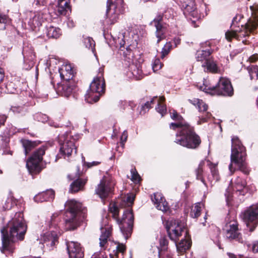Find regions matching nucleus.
<instances>
[{
	"label": "nucleus",
	"instance_id": "nucleus-24",
	"mask_svg": "<svg viewBox=\"0 0 258 258\" xmlns=\"http://www.w3.org/2000/svg\"><path fill=\"white\" fill-rule=\"evenodd\" d=\"M60 77L66 81L71 80L73 77V70L70 63L63 64L59 69Z\"/></svg>",
	"mask_w": 258,
	"mask_h": 258
},
{
	"label": "nucleus",
	"instance_id": "nucleus-28",
	"mask_svg": "<svg viewBox=\"0 0 258 258\" xmlns=\"http://www.w3.org/2000/svg\"><path fill=\"white\" fill-rule=\"evenodd\" d=\"M46 34L48 37L56 39L60 36L61 32L59 28L50 26L47 28Z\"/></svg>",
	"mask_w": 258,
	"mask_h": 258
},
{
	"label": "nucleus",
	"instance_id": "nucleus-47",
	"mask_svg": "<svg viewBox=\"0 0 258 258\" xmlns=\"http://www.w3.org/2000/svg\"><path fill=\"white\" fill-rule=\"evenodd\" d=\"M211 172L212 176L214 178V179L215 180V181H218L219 179V176L217 168L216 167H214L213 169H211Z\"/></svg>",
	"mask_w": 258,
	"mask_h": 258
},
{
	"label": "nucleus",
	"instance_id": "nucleus-61",
	"mask_svg": "<svg viewBox=\"0 0 258 258\" xmlns=\"http://www.w3.org/2000/svg\"><path fill=\"white\" fill-rule=\"evenodd\" d=\"M143 108L146 107L147 108H149L151 107V104L150 103L149 101L146 102L145 104V105L143 107Z\"/></svg>",
	"mask_w": 258,
	"mask_h": 258
},
{
	"label": "nucleus",
	"instance_id": "nucleus-8",
	"mask_svg": "<svg viewBox=\"0 0 258 258\" xmlns=\"http://www.w3.org/2000/svg\"><path fill=\"white\" fill-rule=\"evenodd\" d=\"M104 91L105 81L103 78V69L100 68L98 75L94 78L90 85V89L85 95L86 101L89 103L96 102Z\"/></svg>",
	"mask_w": 258,
	"mask_h": 258
},
{
	"label": "nucleus",
	"instance_id": "nucleus-7",
	"mask_svg": "<svg viewBox=\"0 0 258 258\" xmlns=\"http://www.w3.org/2000/svg\"><path fill=\"white\" fill-rule=\"evenodd\" d=\"M112 217L116 220L119 225L120 229L124 238L126 239L131 235L134 223V216L132 210L125 211L121 220L118 218L119 210L114 204H111L109 206Z\"/></svg>",
	"mask_w": 258,
	"mask_h": 258
},
{
	"label": "nucleus",
	"instance_id": "nucleus-30",
	"mask_svg": "<svg viewBox=\"0 0 258 258\" xmlns=\"http://www.w3.org/2000/svg\"><path fill=\"white\" fill-rule=\"evenodd\" d=\"M134 199L135 196L132 194L125 195L121 198L120 206L121 207H130L133 204Z\"/></svg>",
	"mask_w": 258,
	"mask_h": 258
},
{
	"label": "nucleus",
	"instance_id": "nucleus-52",
	"mask_svg": "<svg viewBox=\"0 0 258 258\" xmlns=\"http://www.w3.org/2000/svg\"><path fill=\"white\" fill-rule=\"evenodd\" d=\"M252 250L253 252H258V240L253 244Z\"/></svg>",
	"mask_w": 258,
	"mask_h": 258
},
{
	"label": "nucleus",
	"instance_id": "nucleus-46",
	"mask_svg": "<svg viewBox=\"0 0 258 258\" xmlns=\"http://www.w3.org/2000/svg\"><path fill=\"white\" fill-rule=\"evenodd\" d=\"M132 174L131 180L135 183H138L140 180V177L135 169H132L131 171Z\"/></svg>",
	"mask_w": 258,
	"mask_h": 258
},
{
	"label": "nucleus",
	"instance_id": "nucleus-45",
	"mask_svg": "<svg viewBox=\"0 0 258 258\" xmlns=\"http://www.w3.org/2000/svg\"><path fill=\"white\" fill-rule=\"evenodd\" d=\"M163 102H160L158 104V107L156 108L157 111L163 116L166 113V106L163 104Z\"/></svg>",
	"mask_w": 258,
	"mask_h": 258
},
{
	"label": "nucleus",
	"instance_id": "nucleus-51",
	"mask_svg": "<svg viewBox=\"0 0 258 258\" xmlns=\"http://www.w3.org/2000/svg\"><path fill=\"white\" fill-rule=\"evenodd\" d=\"M91 258H105V257L102 254V252L100 251L99 252H95Z\"/></svg>",
	"mask_w": 258,
	"mask_h": 258
},
{
	"label": "nucleus",
	"instance_id": "nucleus-19",
	"mask_svg": "<svg viewBox=\"0 0 258 258\" xmlns=\"http://www.w3.org/2000/svg\"><path fill=\"white\" fill-rule=\"evenodd\" d=\"M225 229L226 230L225 235L227 238L229 239H236L240 241L237 221H231L226 224Z\"/></svg>",
	"mask_w": 258,
	"mask_h": 258
},
{
	"label": "nucleus",
	"instance_id": "nucleus-48",
	"mask_svg": "<svg viewBox=\"0 0 258 258\" xmlns=\"http://www.w3.org/2000/svg\"><path fill=\"white\" fill-rule=\"evenodd\" d=\"M165 100V98L164 97H160L159 98H158L157 97H154L153 98H152L151 101L149 102L151 105L152 104H153L154 102L156 101H157L158 103L160 102H164Z\"/></svg>",
	"mask_w": 258,
	"mask_h": 258
},
{
	"label": "nucleus",
	"instance_id": "nucleus-58",
	"mask_svg": "<svg viewBox=\"0 0 258 258\" xmlns=\"http://www.w3.org/2000/svg\"><path fill=\"white\" fill-rule=\"evenodd\" d=\"M4 77V71L2 68H0V83L3 81Z\"/></svg>",
	"mask_w": 258,
	"mask_h": 258
},
{
	"label": "nucleus",
	"instance_id": "nucleus-1",
	"mask_svg": "<svg viewBox=\"0 0 258 258\" xmlns=\"http://www.w3.org/2000/svg\"><path fill=\"white\" fill-rule=\"evenodd\" d=\"M26 230L27 226L23 219V214L20 212L16 213L14 217L8 222L7 226L1 229V251L3 253L6 251L13 252L14 247L12 243L19 240H23Z\"/></svg>",
	"mask_w": 258,
	"mask_h": 258
},
{
	"label": "nucleus",
	"instance_id": "nucleus-64",
	"mask_svg": "<svg viewBox=\"0 0 258 258\" xmlns=\"http://www.w3.org/2000/svg\"><path fill=\"white\" fill-rule=\"evenodd\" d=\"M207 117L209 118L211 116V114L209 112H207Z\"/></svg>",
	"mask_w": 258,
	"mask_h": 258
},
{
	"label": "nucleus",
	"instance_id": "nucleus-12",
	"mask_svg": "<svg viewBox=\"0 0 258 258\" xmlns=\"http://www.w3.org/2000/svg\"><path fill=\"white\" fill-rule=\"evenodd\" d=\"M242 218L249 231H253L258 224V205L249 207L243 213Z\"/></svg>",
	"mask_w": 258,
	"mask_h": 258
},
{
	"label": "nucleus",
	"instance_id": "nucleus-26",
	"mask_svg": "<svg viewBox=\"0 0 258 258\" xmlns=\"http://www.w3.org/2000/svg\"><path fill=\"white\" fill-rule=\"evenodd\" d=\"M101 235L99 238V245L101 247V250H104L105 249V245L107 243V240L109 238L111 232V229L109 226H107L104 228H101Z\"/></svg>",
	"mask_w": 258,
	"mask_h": 258
},
{
	"label": "nucleus",
	"instance_id": "nucleus-40",
	"mask_svg": "<svg viewBox=\"0 0 258 258\" xmlns=\"http://www.w3.org/2000/svg\"><path fill=\"white\" fill-rule=\"evenodd\" d=\"M172 48L171 43L169 42H167L164 46L161 51V58H163L166 55L168 54Z\"/></svg>",
	"mask_w": 258,
	"mask_h": 258
},
{
	"label": "nucleus",
	"instance_id": "nucleus-31",
	"mask_svg": "<svg viewBox=\"0 0 258 258\" xmlns=\"http://www.w3.org/2000/svg\"><path fill=\"white\" fill-rule=\"evenodd\" d=\"M22 144L24 148L26 155L29 153L31 149L37 146L36 142H32L28 140H22Z\"/></svg>",
	"mask_w": 258,
	"mask_h": 258
},
{
	"label": "nucleus",
	"instance_id": "nucleus-55",
	"mask_svg": "<svg viewBox=\"0 0 258 258\" xmlns=\"http://www.w3.org/2000/svg\"><path fill=\"white\" fill-rule=\"evenodd\" d=\"M11 110L14 113H19L21 111V108L19 107L13 106L11 107Z\"/></svg>",
	"mask_w": 258,
	"mask_h": 258
},
{
	"label": "nucleus",
	"instance_id": "nucleus-50",
	"mask_svg": "<svg viewBox=\"0 0 258 258\" xmlns=\"http://www.w3.org/2000/svg\"><path fill=\"white\" fill-rule=\"evenodd\" d=\"M127 138V133L126 131H124L122 133V135L120 138V141L123 144H124V143H125L126 142Z\"/></svg>",
	"mask_w": 258,
	"mask_h": 258
},
{
	"label": "nucleus",
	"instance_id": "nucleus-54",
	"mask_svg": "<svg viewBox=\"0 0 258 258\" xmlns=\"http://www.w3.org/2000/svg\"><path fill=\"white\" fill-rule=\"evenodd\" d=\"M67 25L69 27L73 28L75 26V23L73 20L69 19L67 22Z\"/></svg>",
	"mask_w": 258,
	"mask_h": 258
},
{
	"label": "nucleus",
	"instance_id": "nucleus-49",
	"mask_svg": "<svg viewBox=\"0 0 258 258\" xmlns=\"http://www.w3.org/2000/svg\"><path fill=\"white\" fill-rule=\"evenodd\" d=\"M36 5L39 6H45L48 4V0H35Z\"/></svg>",
	"mask_w": 258,
	"mask_h": 258
},
{
	"label": "nucleus",
	"instance_id": "nucleus-39",
	"mask_svg": "<svg viewBox=\"0 0 258 258\" xmlns=\"http://www.w3.org/2000/svg\"><path fill=\"white\" fill-rule=\"evenodd\" d=\"M8 23H9L8 17L5 15L0 14V30H5Z\"/></svg>",
	"mask_w": 258,
	"mask_h": 258
},
{
	"label": "nucleus",
	"instance_id": "nucleus-32",
	"mask_svg": "<svg viewBox=\"0 0 258 258\" xmlns=\"http://www.w3.org/2000/svg\"><path fill=\"white\" fill-rule=\"evenodd\" d=\"M16 200L14 199L12 194L10 193L3 207L5 210H10L16 204Z\"/></svg>",
	"mask_w": 258,
	"mask_h": 258
},
{
	"label": "nucleus",
	"instance_id": "nucleus-11",
	"mask_svg": "<svg viewBox=\"0 0 258 258\" xmlns=\"http://www.w3.org/2000/svg\"><path fill=\"white\" fill-rule=\"evenodd\" d=\"M205 92L212 95L231 96L233 94V89L230 81L225 78H221L217 84L209 87L208 89L205 88Z\"/></svg>",
	"mask_w": 258,
	"mask_h": 258
},
{
	"label": "nucleus",
	"instance_id": "nucleus-43",
	"mask_svg": "<svg viewBox=\"0 0 258 258\" xmlns=\"http://www.w3.org/2000/svg\"><path fill=\"white\" fill-rule=\"evenodd\" d=\"M203 163H201L198 168L196 170V173L197 176V179L201 180L203 183L204 182V179L203 178Z\"/></svg>",
	"mask_w": 258,
	"mask_h": 258
},
{
	"label": "nucleus",
	"instance_id": "nucleus-63",
	"mask_svg": "<svg viewBox=\"0 0 258 258\" xmlns=\"http://www.w3.org/2000/svg\"><path fill=\"white\" fill-rule=\"evenodd\" d=\"M30 57H31V58H30L29 59H30L31 61H32V60H33V59L34 58L35 56H34V54H33V55H31Z\"/></svg>",
	"mask_w": 258,
	"mask_h": 258
},
{
	"label": "nucleus",
	"instance_id": "nucleus-38",
	"mask_svg": "<svg viewBox=\"0 0 258 258\" xmlns=\"http://www.w3.org/2000/svg\"><path fill=\"white\" fill-rule=\"evenodd\" d=\"M73 90L72 87L66 83L62 86V94L66 97H68L72 93Z\"/></svg>",
	"mask_w": 258,
	"mask_h": 258
},
{
	"label": "nucleus",
	"instance_id": "nucleus-41",
	"mask_svg": "<svg viewBox=\"0 0 258 258\" xmlns=\"http://www.w3.org/2000/svg\"><path fill=\"white\" fill-rule=\"evenodd\" d=\"M84 44L85 45L86 47L93 49L94 47L95 46V43L94 40L91 37H86L84 39Z\"/></svg>",
	"mask_w": 258,
	"mask_h": 258
},
{
	"label": "nucleus",
	"instance_id": "nucleus-21",
	"mask_svg": "<svg viewBox=\"0 0 258 258\" xmlns=\"http://www.w3.org/2000/svg\"><path fill=\"white\" fill-rule=\"evenodd\" d=\"M152 200L157 209L163 212H167L169 210L168 204L161 193H155L154 197L152 198Z\"/></svg>",
	"mask_w": 258,
	"mask_h": 258
},
{
	"label": "nucleus",
	"instance_id": "nucleus-17",
	"mask_svg": "<svg viewBox=\"0 0 258 258\" xmlns=\"http://www.w3.org/2000/svg\"><path fill=\"white\" fill-rule=\"evenodd\" d=\"M67 245L69 258H83L84 257V251L79 243L71 241L68 242Z\"/></svg>",
	"mask_w": 258,
	"mask_h": 258
},
{
	"label": "nucleus",
	"instance_id": "nucleus-25",
	"mask_svg": "<svg viewBox=\"0 0 258 258\" xmlns=\"http://www.w3.org/2000/svg\"><path fill=\"white\" fill-rule=\"evenodd\" d=\"M54 192L52 189L47 190L38 194L34 197V200L36 202H43L44 201H50L54 199Z\"/></svg>",
	"mask_w": 258,
	"mask_h": 258
},
{
	"label": "nucleus",
	"instance_id": "nucleus-20",
	"mask_svg": "<svg viewBox=\"0 0 258 258\" xmlns=\"http://www.w3.org/2000/svg\"><path fill=\"white\" fill-rule=\"evenodd\" d=\"M44 18L43 14L40 12H31L30 18L28 22V25L34 29L40 27L44 21Z\"/></svg>",
	"mask_w": 258,
	"mask_h": 258
},
{
	"label": "nucleus",
	"instance_id": "nucleus-35",
	"mask_svg": "<svg viewBox=\"0 0 258 258\" xmlns=\"http://www.w3.org/2000/svg\"><path fill=\"white\" fill-rule=\"evenodd\" d=\"M201 205L202 204L201 203H197L192 207L190 212V216L191 217L196 218L200 215V212L202 208Z\"/></svg>",
	"mask_w": 258,
	"mask_h": 258
},
{
	"label": "nucleus",
	"instance_id": "nucleus-27",
	"mask_svg": "<svg viewBox=\"0 0 258 258\" xmlns=\"http://www.w3.org/2000/svg\"><path fill=\"white\" fill-rule=\"evenodd\" d=\"M189 101L195 106L200 112H205L208 109V105L202 100L194 98L192 100H189Z\"/></svg>",
	"mask_w": 258,
	"mask_h": 258
},
{
	"label": "nucleus",
	"instance_id": "nucleus-34",
	"mask_svg": "<svg viewBox=\"0 0 258 258\" xmlns=\"http://www.w3.org/2000/svg\"><path fill=\"white\" fill-rule=\"evenodd\" d=\"M203 67L206 66V69L207 71H210L212 73L217 72L218 70V67L216 63L212 60H207V61L203 64H202Z\"/></svg>",
	"mask_w": 258,
	"mask_h": 258
},
{
	"label": "nucleus",
	"instance_id": "nucleus-3",
	"mask_svg": "<svg viewBox=\"0 0 258 258\" xmlns=\"http://www.w3.org/2000/svg\"><path fill=\"white\" fill-rule=\"evenodd\" d=\"M167 230L170 238L175 242L177 251L181 254L190 246L187 237L185 224L179 220L171 219L167 222Z\"/></svg>",
	"mask_w": 258,
	"mask_h": 258
},
{
	"label": "nucleus",
	"instance_id": "nucleus-57",
	"mask_svg": "<svg viewBox=\"0 0 258 258\" xmlns=\"http://www.w3.org/2000/svg\"><path fill=\"white\" fill-rule=\"evenodd\" d=\"M249 61L251 62H254L258 59V55L257 54H254L251 56L249 58Z\"/></svg>",
	"mask_w": 258,
	"mask_h": 258
},
{
	"label": "nucleus",
	"instance_id": "nucleus-62",
	"mask_svg": "<svg viewBox=\"0 0 258 258\" xmlns=\"http://www.w3.org/2000/svg\"><path fill=\"white\" fill-rule=\"evenodd\" d=\"M174 42H175V45H176L177 44H179L180 43V40L179 39H175L174 40Z\"/></svg>",
	"mask_w": 258,
	"mask_h": 258
},
{
	"label": "nucleus",
	"instance_id": "nucleus-16",
	"mask_svg": "<svg viewBox=\"0 0 258 258\" xmlns=\"http://www.w3.org/2000/svg\"><path fill=\"white\" fill-rule=\"evenodd\" d=\"M179 2L184 8L183 13L186 17H192L196 19L200 18L193 0H179Z\"/></svg>",
	"mask_w": 258,
	"mask_h": 258
},
{
	"label": "nucleus",
	"instance_id": "nucleus-56",
	"mask_svg": "<svg viewBox=\"0 0 258 258\" xmlns=\"http://www.w3.org/2000/svg\"><path fill=\"white\" fill-rule=\"evenodd\" d=\"M7 117L4 115H0V126L4 123Z\"/></svg>",
	"mask_w": 258,
	"mask_h": 258
},
{
	"label": "nucleus",
	"instance_id": "nucleus-6",
	"mask_svg": "<svg viewBox=\"0 0 258 258\" xmlns=\"http://www.w3.org/2000/svg\"><path fill=\"white\" fill-rule=\"evenodd\" d=\"M231 163L229 165V169L231 174L235 171L233 167L234 163L239 169L245 174H248L249 170L245 165L246 151L238 137H233L231 139Z\"/></svg>",
	"mask_w": 258,
	"mask_h": 258
},
{
	"label": "nucleus",
	"instance_id": "nucleus-15",
	"mask_svg": "<svg viewBox=\"0 0 258 258\" xmlns=\"http://www.w3.org/2000/svg\"><path fill=\"white\" fill-rule=\"evenodd\" d=\"M114 184L106 178H103L96 189V192L101 199L107 197L112 191Z\"/></svg>",
	"mask_w": 258,
	"mask_h": 258
},
{
	"label": "nucleus",
	"instance_id": "nucleus-23",
	"mask_svg": "<svg viewBox=\"0 0 258 258\" xmlns=\"http://www.w3.org/2000/svg\"><path fill=\"white\" fill-rule=\"evenodd\" d=\"M54 12L57 15H65L71 10L70 0H57L54 8Z\"/></svg>",
	"mask_w": 258,
	"mask_h": 258
},
{
	"label": "nucleus",
	"instance_id": "nucleus-14",
	"mask_svg": "<svg viewBox=\"0 0 258 258\" xmlns=\"http://www.w3.org/2000/svg\"><path fill=\"white\" fill-rule=\"evenodd\" d=\"M117 0H108L107 2L106 15L111 24L115 23L121 13L120 7L116 2ZM121 3L122 0H117Z\"/></svg>",
	"mask_w": 258,
	"mask_h": 258
},
{
	"label": "nucleus",
	"instance_id": "nucleus-60",
	"mask_svg": "<svg viewBox=\"0 0 258 258\" xmlns=\"http://www.w3.org/2000/svg\"><path fill=\"white\" fill-rule=\"evenodd\" d=\"M128 104L132 109H133L136 106V104L133 101H129Z\"/></svg>",
	"mask_w": 258,
	"mask_h": 258
},
{
	"label": "nucleus",
	"instance_id": "nucleus-33",
	"mask_svg": "<svg viewBox=\"0 0 258 258\" xmlns=\"http://www.w3.org/2000/svg\"><path fill=\"white\" fill-rule=\"evenodd\" d=\"M211 52L209 50L198 51L197 53V58L198 61L208 60V57L210 56Z\"/></svg>",
	"mask_w": 258,
	"mask_h": 258
},
{
	"label": "nucleus",
	"instance_id": "nucleus-59",
	"mask_svg": "<svg viewBox=\"0 0 258 258\" xmlns=\"http://www.w3.org/2000/svg\"><path fill=\"white\" fill-rule=\"evenodd\" d=\"M160 244L162 245L163 246H166L167 245V241L164 238L161 239L160 240Z\"/></svg>",
	"mask_w": 258,
	"mask_h": 258
},
{
	"label": "nucleus",
	"instance_id": "nucleus-42",
	"mask_svg": "<svg viewBox=\"0 0 258 258\" xmlns=\"http://www.w3.org/2000/svg\"><path fill=\"white\" fill-rule=\"evenodd\" d=\"M163 66V63L159 58H155L152 63V69L154 72L160 70Z\"/></svg>",
	"mask_w": 258,
	"mask_h": 258
},
{
	"label": "nucleus",
	"instance_id": "nucleus-29",
	"mask_svg": "<svg viewBox=\"0 0 258 258\" xmlns=\"http://www.w3.org/2000/svg\"><path fill=\"white\" fill-rule=\"evenodd\" d=\"M86 180L85 179H79L73 182L71 185L70 190L71 192H77L82 189L85 184Z\"/></svg>",
	"mask_w": 258,
	"mask_h": 258
},
{
	"label": "nucleus",
	"instance_id": "nucleus-10",
	"mask_svg": "<svg viewBox=\"0 0 258 258\" xmlns=\"http://www.w3.org/2000/svg\"><path fill=\"white\" fill-rule=\"evenodd\" d=\"M45 152V148L43 146L35 151L26 162V167L29 173L35 174L39 173L42 168L40 163L43 159V156Z\"/></svg>",
	"mask_w": 258,
	"mask_h": 258
},
{
	"label": "nucleus",
	"instance_id": "nucleus-18",
	"mask_svg": "<svg viewBox=\"0 0 258 258\" xmlns=\"http://www.w3.org/2000/svg\"><path fill=\"white\" fill-rule=\"evenodd\" d=\"M151 24L156 27V36L158 38L157 43H159L162 39L165 38L166 27L162 24V17L160 16L155 18Z\"/></svg>",
	"mask_w": 258,
	"mask_h": 258
},
{
	"label": "nucleus",
	"instance_id": "nucleus-53",
	"mask_svg": "<svg viewBox=\"0 0 258 258\" xmlns=\"http://www.w3.org/2000/svg\"><path fill=\"white\" fill-rule=\"evenodd\" d=\"M99 163H100L99 162L93 161L91 162H88L86 164H87V166H88V167H91L93 166H96V165H98Z\"/></svg>",
	"mask_w": 258,
	"mask_h": 258
},
{
	"label": "nucleus",
	"instance_id": "nucleus-9",
	"mask_svg": "<svg viewBox=\"0 0 258 258\" xmlns=\"http://www.w3.org/2000/svg\"><path fill=\"white\" fill-rule=\"evenodd\" d=\"M55 218L54 214L51 216L48 221L49 230L42 235L41 237L42 243L49 249H52L57 243L58 233H59Z\"/></svg>",
	"mask_w": 258,
	"mask_h": 258
},
{
	"label": "nucleus",
	"instance_id": "nucleus-5",
	"mask_svg": "<svg viewBox=\"0 0 258 258\" xmlns=\"http://www.w3.org/2000/svg\"><path fill=\"white\" fill-rule=\"evenodd\" d=\"M65 206L67 208L64 218L66 229L67 230H74L86 217L85 210L82 209L80 203L74 200H68Z\"/></svg>",
	"mask_w": 258,
	"mask_h": 258
},
{
	"label": "nucleus",
	"instance_id": "nucleus-36",
	"mask_svg": "<svg viewBox=\"0 0 258 258\" xmlns=\"http://www.w3.org/2000/svg\"><path fill=\"white\" fill-rule=\"evenodd\" d=\"M248 71L251 79H258V67L252 66L248 68Z\"/></svg>",
	"mask_w": 258,
	"mask_h": 258
},
{
	"label": "nucleus",
	"instance_id": "nucleus-44",
	"mask_svg": "<svg viewBox=\"0 0 258 258\" xmlns=\"http://www.w3.org/2000/svg\"><path fill=\"white\" fill-rule=\"evenodd\" d=\"M124 36L123 34L120 33L118 38L115 39V43L117 44H118L119 45L120 49L121 50H123V49H122V48L124 47L125 41L124 40Z\"/></svg>",
	"mask_w": 258,
	"mask_h": 258
},
{
	"label": "nucleus",
	"instance_id": "nucleus-13",
	"mask_svg": "<svg viewBox=\"0 0 258 258\" xmlns=\"http://www.w3.org/2000/svg\"><path fill=\"white\" fill-rule=\"evenodd\" d=\"M60 142V152L61 154L68 156H70L74 151L76 153L77 149L75 145V139L68 134L58 137Z\"/></svg>",
	"mask_w": 258,
	"mask_h": 258
},
{
	"label": "nucleus",
	"instance_id": "nucleus-22",
	"mask_svg": "<svg viewBox=\"0 0 258 258\" xmlns=\"http://www.w3.org/2000/svg\"><path fill=\"white\" fill-rule=\"evenodd\" d=\"M232 187L236 193L241 195H244L248 191L246 181L239 177H237L233 181L232 183Z\"/></svg>",
	"mask_w": 258,
	"mask_h": 258
},
{
	"label": "nucleus",
	"instance_id": "nucleus-4",
	"mask_svg": "<svg viewBox=\"0 0 258 258\" xmlns=\"http://www.w3.org/2000/svg\"><path fill=\"white\" fill-rule=\"evenodd\" d=\"M251 16L246 23L245 26H241V28L237 27L228 30L225 33V38L229 41L235 38L240 40L243 37L247 36L258 28V4H254L250 7Z\"/></svg>",
	"mask_w": 258,
	"mask_h": 258
},
{
	"label": "nucleus",
	"instance_id": "nucleus-2",
	"mask_svg": "<svg viewBox=\"0 0 258 258\" xmlns=\"http://www.w3.org/2000/svg\"><path fill=\"white\" fill-rule=\"evenodd\" d=\"M170 117L177 121L170 124V128L177 132L174 142L187 148H197L201 141L200 137L194 131L193 128L187 124L182 117L175 110L170 112Z\"/></svg>",
	"mask_w": 258,
	"mask_h": 258
},
{
	"label": "nucleus",
	"instance_id": "nucleus-37",
	"mask_svg": "<svg viewBox=\"0 0 258 258\" xmlns=\"http://www.w3.org/2000/svg\"><path fill=\"white\" fill-rule=\"evenodd\" d=\"M125 250V246L122 244H118L116 246V251L114 252L115 258H122V255Z\"/></svg>",
	"mask_w": 258,
	"mask_h": 258
}]
</instances>
